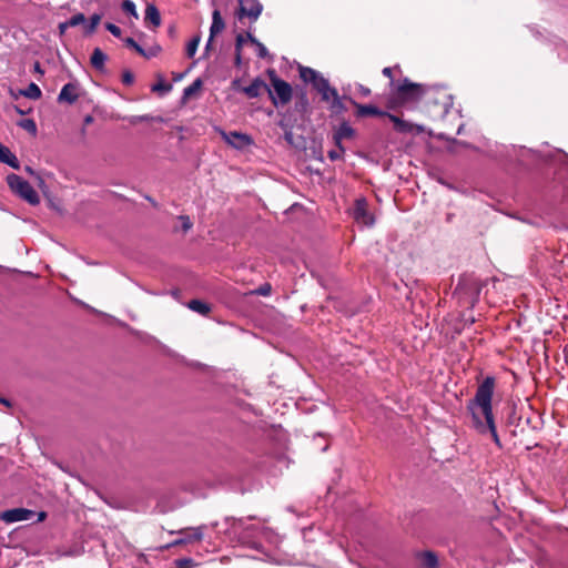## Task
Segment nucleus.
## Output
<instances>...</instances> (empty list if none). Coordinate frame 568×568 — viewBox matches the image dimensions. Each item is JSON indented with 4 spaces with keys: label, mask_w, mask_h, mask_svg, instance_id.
<instances>
[{
    "label": "nucleus",
    "mask_w": 568,
    "mask_h": 568,
    "mask_svg": "<svg viewBox=\"0 0 568 568\" xmlns=\"http://www.w3.org/2000/svg\"><path fill=\"white\" fill-rule=\"evenodd\" d=\"M122 9L125 13L133 16L135 19L138 18V12L135 9V4L131 0H124L122 3Z\"/></svg>",
    "instance_id": "393cba45"
},
{
    "label": "nucleus",
    "mask_w": 568,
    "mask_h": 568,
    "mask_svg": "<svg viewBox=\"0 0 568 568\" xmlns=\"http://www.w3.org/2000/svg\"><path fill=\"white\" fill-rule=\"evenodd\" d=\"M224 138L226 142L235 149H243L252 143L248 135L239 132H230L229 134H224Z\"/></svg>",
    "instance_id": "ddd939ff"
},
{
    "label": "nucleus",
    "mask_w": 568,
    "mask_h": 568,
    "mask_svg": "<svg viewBox=\"0 0 568 568\" xmlns=\"http://www.w3.org/2000/svg\"><path fill=\"white\" fill-rule=\"evenodd\" d=\"M459 149L460 148L458 145H454V142L452 141V144L449 145V151L452 153H458Z\"/></svg>",
    "instance_id": "37998d69"
},
{
    "label": "nucleus",
    "mask_w": 568,
    "mask_h": 568,
    "mask_svg": "<svg viewBox=\"0 0 568 568\" xmlns=\"http://www.w3.org/2000/svg\"><path fill=\"white\" fill-rule=\"evenodd\" d=\"M424 93L425 88L423 84L414 83L405 78L402 83L390 89L386 106L389 110L403 108L408 103L418 102Z\"/></svg>",
    "instance_id": "20e7f679"
},
{
    "label": "nucleus",
    "mask_w": 568,
    "mask_h": 568,
    "mask_svg": "<svg viewBox=\"0 0 568 568\" xmlns=\"http://www.w3.org/2000/svg\"><path fill=\"white\" fill-rule=\"evenodd\" d=\"M273 90L267 88V92L274 105L287 104L292 99V87L284 80L280 79L275 71H268Z\"/></svg>",
    "instance_id": "423d86ee"
},
{
    "label": "nucleus",
    "mask_w": 568,
    "mask_h": 568,
    "mask_svg": "<svg viewBox=\"0 0 568 568\" xmlns=\"http://www.w3.org/2000/svg\"><path fill=\"white\" fill-rule=\"evenodd\" d=\"M124 42L128 47L134 49L139 54H144V49L133 38H126Z\"/></svg>",
    "instance_id": "c85d7f7f"
},
{
    "label": "nucleus",
    "mask_w": 568,
    "mask_h": 568,
    "mask_svg": "<svg viewBox=\"0 0 568 568\" xmlns=\"http://www.w3.org/2000/svg\"><path fill=\"white\" fill-rule=\"evenodd\" d=\"M376 221V209L371 206L366 199H357V224H362L367 227L374 226Z\"/></svg>",
    "instance_id": "1a4fd4ad"
},
{
    "label": "nucleus",
    "mask_w": 568,
    "mask_h": 568,
    "mask_svg": "<svg viewBox=\"0 0 568 568\" xmlns=\"http://www.w3.org/2000/svg\"><path fill=\"white\" fill-rule=\"evenodd\" d=\"M270 292H271V286L268 284L261 286L257 291L258 294L264 295V296L268 295Z\"/></svg>",
    "instance_id": "ea45409f"
},
{
    "label": "nucleus",
    "mask_w": 568,
    "mask_h": 568,
    "mask_svg": "<svg viewBox=\"0 0 568 568\" xmlns=\"http://www.w3.org/2000/svg\"><path fill=\"white\" fill-rule=\"evenodd\" d=\"M205 528H206V526L202 525V526H197V527L182 529L179 531V534L182 535L183 537L174 540L170 546H178V545H182V544H189L192 541H200L204 537Z\"/></svg>",
    "instance_id": "9d476101"
},
{
    "label": "nucleus",
    "mask_w": 568,
    "mask_h": 568,
    "mask_svg": "<svg viewBox=\"0 0 568 568\" xmlns=\"http://www.w3.org/2000/svg\"><path fill=\"white\" fill-rule=\"evenodd\" d=\"M462 130H463V126H459L457 133L460 134Z\"/></svg>",
    "instance_id": "603ef678"
},
{
    "label": "nucleus",
    "mask_w": 568,
    "mask_h": 568,
    "mask_svg": "<svg viewBox=\"0 0 568 568\" xmlns=\"http://www.w3.org/2000/svg\"><path fill=\"white\" fill-rule=\"evenodd\" d=\"M79 98V85L77 83H67L62 87L59 95V102L74 103Z\"/></svg>",
    "instance_id": "f8f14e48"
},
{
    "label": "nucleus",
    "mask_w": 568,
    "mask_h": 568,
    "mask_svg": "<svg viewBox=\"0 0 568 568\" xmlns=\"http://www.w3.org/2000/svg\"><path fill=\"white\" fill-rule=\"evenodd\" d=\"M200 37H195L193 38L186 45V55L189 58H193L194 54L196 53V50H197V47H199V43H200Z\"/></svg>",
    "instance_id": "5701e85b"
},
{
    "label": "nucleus",
    "mask_w": 568,
    "mask_h": 568,
    "mask_svg": "<svg viewBox=\"0 0 568 568\" xmlns=\"http://www.w3.org/2000/svg\"><path fill=\"white\" fill-rule=\"evenodd\" d=\"M263 11V4L258 0H239V9L235 12L236 18L241 21L248 18L251 22L257 21Z\"/></svg>",
    "instance_id": "6e6552de"
},
{
    "label": "nucleus",
    "mask_w": 568,
    "mask_h": 568,
    "mask_svg": "<svg viewBox=\"0 0 568 568\" xmlns=\"http://www.w3.org/2000/svg\"><path fill=\"white\" fill-rule=\"evenodd\" d=\"M85 22V17L83 13H77L74 16H72L69 20H68V24L72 28V27H77V26H80V24H83Z\"/></svg>",
    "instance_id": "a878e982"
},
{
    "label": "nucleus",
    "mask_w": 568,
    "mask_h": 568,
    "mask_svg": "<svg viewBox=\"0 0 568 568\" xmlns=\"http://www.w3.org/2000/svg\"><path fill=\"white\" fill-rule=\"evenodd\" d=\"M255 45L257 48V57L258 58L265 59L266 57H268V51H267L266 47L263 43H261L258 41Z\"/></svg>",
    "instance_id": "2f4dec72"
},
{
    "label": "nucleus",
    "mask_w": 568,
    "mask_h": 568,
    "mask_svg": "<svg viewBox=\"0 0 568 568\" xmlns=\"http://www.w3.org/2000/svg\"><path fill=\"white\" fill-rule=\"evenodd\" d=\"M19 125L33 135L37 133V125L32 119H23L19 122Z\"/></svg>",
    "instance_id": "b1692460"
},
{
    "label": "nucleus",
    "mask_w": 568,
    "mask_h": 568,
    "mask_svg": "<svg viewBox=\"0 0 568 568\" xmlns=\"http://www.w3.org/2000/svg\"><path fill=\"white\" fill-rule=\"evenodd\" d=\"M495 385V377L486 376L478 385L474 398L467 402L466 409L471 416V424L477 433L481 435L490 434L496 446L501 448L503 446L497 433L495 416L493 413Z\"/></svg>",
    "instance_id": "f257e3e1"
},
{
    "label": "nucleus",
    "mask_w": 568,
    "mask_h": 568,
    "mask_svg": "<svg viewBox=\"0 0 568 568\" xmlns=\"http://www.w3.org/2000/svg\"><path fill=\"white\" fill-rule=\"evenodd\" d=\"M105 29H106L111 34H113L114 37H116V38L121 37L122 31H121V29H120L118 26H115L114 23H111V22L105 23Z\"/></svg>",
    "instance_id": "c756f323"
},
{
    "label": "nucleus",
    "mask_w": 568,
    "mask_h": 568,
    "mask_svg": "<svg viewBox=\"0 0 568 568\" xmlns=\"http://www.w3.org/2000/svg\"><path fill=\"white\" fill-rule=\"evenodd\" d=\"M328 156L332 159V160H336L339 158V154L337 151H329L328 152Z\"/></svg>",
    "instance_id": "a18cd8bd"
},
{
    "label": "nucleus",
    "mask_w": 568,
    "mask_h": 568,
    "mask_svg": "<svg viewBox=\"0 0 568 568\" xmlns=\"http://www.w3.org/2000/svg\"><path fill=\"white\" fill-rule=\"evenodd\" d=\"M353 130L349 126H341L339 131L335 134V140L337 143H339L341 139L344 136L352 135Z\"/></svg>",
    "instance_id": "cd10ccee"
},
{
    "label": "nucleus",
    "mask_w": 568,
    "mask_h": 568,
    "mask_svg": "<svg viewBox=\"0 0 568 568\" xmlns=\"http://www.w3.org/2000/svg\"><path fill=\"white\" fill-rule=\"evenodd\" d=\"M182 221V229L184 232H187L192 227V222L189 216H180Z\"/></svg>",
    "instance_id": "f704fd0d"
},
{
    "label": "nucleus",
    "mask_w": 568,
    "mask_h": 568,
    "mask_svg": "<svg viewBox=\"0 0 568 568\" xmlns=\"http://www.w3.org/2000/svg\"><path fill=\"white\" fill-rule=\"evenodd\" d=\"M202 85V81L200 79H196L192 84L186 87L184 89V95L189 97L193 94L195 91H197Z\"/></svg>",
    "instance_id": "bb28decb"
},
{
    "label": "nucleus",
    "mask_w": 568,
    "mask_h": 568,
    "mask_svg": "<svg viewBox=\"0 0 568 568\" xmlns=\"http://www.w3.org/2000/svg\"><path fill=\"white\" fill-rule=\"evenodd\" d=\"M189 308L192 310L193 312H196L201 315H206L210 313L211 311V307L209 304L200 301V300H192L189 302L187 304Z\"/></svg>",
    "instance_id": "aec40b11"
},
{
    "label": "nucleus",
    "mask_w": 568,
    "mask_h": 568,
    "mask_svg": "<svg viewBox=\"0 0 568 568\" xmlns=\"http://www.w3.org/2000/svg\"><path fill=\"white\" fill-rule=\"evenodd\" d=\"M68 28H71V27L68 24V21H64V22L59 23V26H58L59 33H60L61 36H62V34H64Z\"/></svg>",
    "instance_id": "a19ab883"
},
{
    "label": "nucleus",
    "mask_w": 568,
    "mask_h": 568,
    "mask_svg": "<svg viewBox=\"0 0 568 568\" xmlns=\"http://www.w3.org/2000/svg\"><path fill=\"white\" fill-rule=\"evenodd\" d=\"M420 568H437L438 558L434 551H423L417 555Z\"/></svg>",
    "instance_id": "dca6fc26"
},
{
    "label": "nucleus",
    "mask_w": 568,
    "mask_h": 568,
    "mask_svg": "<svg viewBox=\"0 0 568 568\" xmlns=\"http://www.w3.org/2000/svg\"><path fill=\"white\" fill-rule=\"evenodd\" d=\"M159 51H160V47H153V48H151L148 51L144 50V54H141V55L144 57V58L150 59L152 57H155L159 53Z\"/></svg>",
    "instance_id": "e433bc0d"
},
{
    "label": "nucleus",
    "mask_w": 568,
    "mask_h": 568,
    "mask_svg": "<svg viewBox=\"0 0 568 568\" xmlns=\"http://www.w3.org/2000/svg\"><path fill=\"white\" fill-rule=\"evenodd\" d=\"M32 515H33L32 510H29L26 508H13V509L3 511L0 515V518L7 524H12V523H17V521L28 520L32 517Z\"/></svg>",
    "instance_id": "9b49d317"
},
{
    "label": "nucleus",
    "mask_w": 568,
    "mask_h": 568,
    "mask_svg": "<svg viewBox=\"0 0 568 568\" xmlns=\"http://www.w3.org/2000/svg\"><path fill=\"white\" fill-rule=\"evenodd\" d=\"M224 28H225L224 20H223L222 16H221V12L216 9L212 13V24H211V28H210V38H209L206 48L210 45L212 39L216 34L222 32L224 30Z\"/></svg>",
    "instance_id": "4468645a"
},
{
    "label": "nucleus",
    "mask_w": 568,
    "mask_h": 568,
    "mask_svg": "<svg viewBox=\"0 0 568 568\" xmlns=\"http://www.w3.org/2000/svg\"><path fill=\"white\" fill-rule=\"evenodd\" d=\"M242 62V58H241V51H236V57H235V64L236 65H240Z\"/></svg>",
    "instance_id": "de8ad7c7"
},
{
    "label": "nucleus",
    "mask_w": 568,
    "mask_h": 568,
    "mask_svg": "<svg viewBox=\"0 0 568 568\" xmlns=\"http://www.w3.org/2000/svg\"><path fill=\"white\" fill-rule=\"evenodd\" d=\"M153 118L148 115V114H144V115H135V116H132L130 122L132 124H135L138 122H146V121H151Z\"/></svg>",
    "instance_id": "473e14b6"
},
{
    "label": "nucleus",
    "mask_w": 568,
    "mask_h": 568,
    "mask_svg": "<svg viewBox=\"0 0 568 568\" xmlns=\"http://www.w3.org/2000/svg\"><path fill=\"white\" fill-rule=\"evenodd\" d=\"M152 90H153V91H161V90H169V88H164V85H163V84L158 83V84H154V85L152 87Z\"/></svg>",
    "instance_id": "79ce46f5"
},
{
    "label": "nucleus",
    "mask_w": 568,
    "mask_h": 568,
    "mask_svg": "<svg viewBox=\"0 0 568 568\" xmlns=\"http://www.w3.org/2000/svg\"><path fill=\"white\" fill-rule=\"evenodd\" d=\"M180 568H190L192 565V559L184 558L176 561Z\"/></svg>",
    "instance_id": "4c0bfd02"
},
{
    "label": "nucleus",
    "mask_w": 568,
    "mask_h": 568,
    "mask_svg": "<svg viewBox=\"0 0 568 568\" xmlns=\"http://www.w3.org/2000/svg\"><path fill=\"white\" fill-rule=\"evenodd\" d=\"M7 183L11 191L19 195L21 199L27 201L31 205H37L40 203V196L33 186L21 176L17 174H9L7 176Z\"/></svg>",
    "instance_id": "39448f33"
},
{
    "label": "nucleus",
    "mask_w": 568,
    "mask_h": 568,
    "mask_svg": "<svg viewBox=\"0 0 568 568\" xmlns=\"http://www.w3.org/2000/svg\"><path fill=\"white\" fill-rule=\"evenodd\" d=\"M266 83L261 80L260 78H256L252 81V83L247 87H244L242 91L251 99L257 98L261 95L262 90L267 91Z\"/></svg>",
    "instance_id": "2eb2a0df"
},
{
    "label": "nucleus",
    "mask_w": 568,
    "mask_h": 568,
    "mask_svg": "<svg viewBox=\"0 0 568 568\" xmlns=\"http://www.w3.org/2000/svg\"><path fill=\"white\" fill-rule=\"evenodd\" d=\"M0 162L10 165L13 169H19L20 164L17 156L10 151L9 148L0 144Z\"/></svg>",
    "instance_id": "f3484780"
},
{
    "label": "nucleus",
    "mask_w": 568,
    "mask_h": 568,
    "mask_svg": "<svg viewBox=\"0 0 568 568\" xmlns=\"http://www.w3.org/2000/svg\"><path fill=\"white\" fill-rule=\"evenodd\" d=\"M246 38H247V40H250L253 44H256V43L258 42V40H257L256 38H254V37L252 36V33H250V32H247V33H246Z\"/></svg>",
    "instance_id": "c03bdc74"
},
{
    "label": "nucleus",
    "mask_w": 568,
    "mask_h": 568,
    "mask_svg": "<svg viewBox=\"0 0 568 568\" xmlns=\"http://www.w3.org/2000/svg\"><path fill=\"white\" fill-rule=\"evenodd\" d=\"M144 21L152 24L154 28L161 24V16L154 4H148L145 9Z\"/></svg>",
    "instance_id": "a211bd4d"
},
{
    "label": "nucleus",
    "mask_w": 568,
    "mask_h": 568,
    "mask_svg": "<svg viewBox=\"0 0 568 568\" xmlns=\"http://www.w3.org/2000/svg\"><path fill=\"white\" fill-rule=\"evenodd\" d=\"M231 526L235 532H237L241 529L245 531L243 539H248L251 537H261L270 542H275L277 539V537L268 528L256 525L246 526L243 519L233 518L231 519Z\"/></svg>",
    "instance_id": "0eeeda50"
},
{
    "label": "nucleus",
    "mask_w": 568,
    "mask_h": 568,
    "mask_svg": "<svg viewBox=\"0 0 568 568\" xmlns=\"http://www.w3.org/2000/svg\"><path fill=\"white\" fill-rule=\"evenodd\" d=\"M134 81V75L130 71H124L122 74V82L126 85L132 84Z\"/></svg>",
    "instance_id": "72a5a7b5"
},
{
    "label": "nucleus",
    "mask_w": 568,
    "mask_h": 568,
    "mask_svg": "<svg viewBox=\"0 0 568 568\" xmlns=\"http://www.w3.org/2000/svg\"><path fill=\"white\" fill-rule=\"evenodd\" d=\"M453 216H454V214L448 213V214H447V217H446L447 222H450V221H452V219H453Z\"/></svg>",
    "instance_id": "3c124183"
},
{
    "label": "nucleus",
    "mask_w": 568,
    "mask_h": 568,
    "mask_svg": "<svg viewBox=\"0 0 568 568\" xmlns=\"http://www.w3.org/2000/svg\"><path fill=\"white\" fill-rule=\"evenodd\" d=\"M0 403H1V404H3V405H6V406H10L9 400H8V399H6V398H0Z\"/></svg>",
    "instance_id": "8fccbe9b"
},
{
    "label": "nucleus",
    "mask_w": 568,
    "mask_h": 568,
    "mask_svg": "<svg viewBox=\"0 0 568 568\" xmlns=\"http://www.w3.org/2000/svg\"><path fill=\"white\" fill-rule=\"evenodd\" d=\"M243 42H244V36L243 34H239L236 37V42H235V50L236 51H241L242 50Z\"/></svg>",
    "instance_id": "58836bf2"
},
{
    "label": "nucleus",
    "mask_w": 568,
    "mask_h": 568,
    "mask_svg": "<svg viewBox=\"0 0 568 568\" xmlns=\"http://www.w3.org/2000/svg\"><path fill=\"white\" fill-rule=\"evenodd\" d=\"M300 77L304 82L311 83L313 88L321 94L322 101L328 104V109L333 114H341L344 110V103L335 88L316 70L308 67H300Z\"/></svg>",
    "instance_id": "f03ea898"
},
{
    "label": "nucleus",
    "mask_w": 568,
    "mask_h": 568,
    "mask_svg": "<svg viewBox=\"0 0 568 568\" xmlns=\"http://www.w3.org/2000/svg\"><path fill=\"white\" fill-rule=\"evenodd\" d=\"M106 60L108 55L100 48H95L93 50L90 59L92 67L99 71H102L104 69Z\"/></svg>",
    "instance_id": "6ab92c4d"
},
{
    "label": "nucleus",
    "mask_w": 568,
    "mask_h": 568,
    "mask_svg": "<svg viewBox=\"0 0 568 568\" xmlns=\"http://www.w3.org/2000/svg\"><path fill=\"white\" fill-rule=\"evenodd\" d=\"M101 14L99 13H94L90 17V21H89V24L85 26V32L88 34H91L95 31L97 27L99 26L100 21H101Z\"/></svg>",
    "instance_id": "4be33fe9"
},
{
    "label": "nucleus",
    "mask_w": 568,
    "mask_h": 568,
    "mask_svg": "<svg viewBox=\"0 0 568 568\" xmlns=\"http://www.w3.org/2000/svg\"><path fill=\"white\" fill-rule=\"evenodd\" d=\"M367 116L387 118L393 123L394 131L398 134L415 136L425 132L423 124L407 121L403 118V114H392L373 104L357 103V118Z\"/></svg>",
    "instance_id": "7ed1b4c3"
},
{
    "label": "nucleus",
    "mask_w": 568,
    "mask_h": 568,
    "mask_svg": "<svg viewBox=\"0 0 568 568\" xmlns=\"http://www.w3.org/2000/svg\"><path fill=\"white\" fill-rule=\"evenodd\" d=\"M454 142V145H458L460 149H470V150H477L474 145L465 142V141H459V140H456V139H453L452 140Z\"/></svg>",
    "instance_id": "c9c22d12"
},
{
    "label": "nucleus",
    "mask_w": 568,
    "mask_h": 568,
    "mask_svg": "<svg viewBox=\"0 0 568 568\" xmlns=\"http://www.w3.org/2000/svg\"><path fill=\"white\" fill-rule=\"evenodd\" d=\"M34 70H36L37 72L42 73V70H41V68H40V63H39V62H36V64H34Z\"/></svg>",
    "instance_id": "09e8293b"
},
{
    "label": "nucleus",
    "mask_w": 568,
    "mask_h": 568,
    "mask_svg": "<svg viewBox=\"0 0 568 568\" xmlns=\"http://www.w3.org/2000/svg\"><path fill=\"white\" fill-rule=\"evenodd\" d=\"M395 69H399L398 67H395V68H390V67H386L383 69V74L387 78H389L390 80V89H393L396 84H395V81H394V78H393V71Z\"/></svg>",
    "instance_id": "7c9ffc66"
},
{
    "label": "nucleus",
    "mask_w": 568,
    "mask_h": 568,
    "mask_svg": "<svg viewBox=\"0 0 568 568\" xmlns=\"http://www.w3.org/2000/svg\"><path fill=\"white\" fill-rule=\"evenodd\" d=\"M22 94L29 99L37 100L41 98V90L36 83H30Z\"/></svg>",
    "instance_id": "412c9836"
},
{
    "label": "nucleus",
    "mask_w": 568,
    "mask_h": 568,
    "mask_svg": "<svg viewBox=\"0 0 568 568\" xmlns=\"http://www.w3.org/2000/svg\"><path fill=\"white\" fill-rule=\"evenodd\" d=\"M358 89L363 95H368L371 93L369 89H366L363 85H358Z\"/></svg>",
    "instance_id": "49530a36"
}]
</instances>
